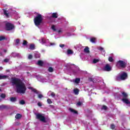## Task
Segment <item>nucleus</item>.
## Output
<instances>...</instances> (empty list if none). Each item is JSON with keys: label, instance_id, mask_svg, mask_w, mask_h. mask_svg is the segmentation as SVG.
<instances>
[{"label": "nucleus", "instance_id": "18", "mask_svg": "<svg viewBox=\"0 0 130 130\" xmlns=\"http://www.w3.org/2000/svg\"><path fill=\"white\" fill-rule=\"evenodd\" d=\"M73 92L75 95H78L79 92V89H74Z\"/></svg>", "mask_w": 130, "mask_h": 130}, {"label": "nucleus", "instance_id": "5", "mask_svg": "<svg viewBox=\"0 0 130 130\" xmlns=\"http://www.w3.org/2000/svg\"><path fill=\"white\" fill-rule=\"evenodd\" d=\"M15 29V26L14 24L7 22L5 24V30L6 31H12V30H14Z\"/></svg>", "mask_w": 130, "mask_h": 130}, {"label": "nucleus", "instance_id": "41", "mask_svg": "<svg viewBox=\"0 0 130 130\" xmlns=\"http://www.w3.org/2000/svg\"><path fill=\"white\" fill-rule=\"evenodd\" d=\"M51 96L52 97H55V93L54 92H52L51 93Z\"/></svg>", "mask_w": 130, "mask_h": 130}, {"label": "nucleus", "instance_id": "25", "mask_svg": "<svg viewBox=\"0 0 130 130\" xmlns=\"http://www.w3.org/2000/svg\"><path fill=\"white\" fill-rule=\"evenodd\" d=\"M8 76L7 75L0 76V80H3V79H7Z\"/></svg>", "mask_w": 130, "mask_h": 130}, {"label": "nucleus", "instance_id": "52", "mask_svg": "<svg viewBox=\"0 0 130 130\" xmlns=\"http://www.w3.org/2000/svg\"><path fill=\"white\" fill-rule=\"evenodd\" d=\"M1 101H2V99H0V102H1Z\"/></svg>", "mask_w": 130, "mask_h": 130}, {"label": "nucleus", "instance_id": "36", "mask_svg": "<svg viewBox=\"0 0 130 130\" xmlns=\"http://www.w3.org/2000/svg\"><path fill=\"white\" fill-rule=\"evenodd\" d=\"M102 109H104V110H107V106L105 105L103 106Z\"/></svg>", "mask_w": 130, "mask_h": 130}, {"label": "nucleus", "instance_id": "3", "mask_svg": "<svg viewBox=\"0 0 130 130\" xmlns=\"http://www.w3.org/2000/svg\"><path fill=\"white\" fill-rule=\"evenodd\" d=\"M126 64V62L120 60L117 62L116 67L118 69H125Z\"/></svg>", "mask_w": 130, "mask_h": 130}, {"label": "nucleus", "instance_id": "33", "mask_svg": "<svg viewBox=\"0 0 130 130\" xmlns=\"http://www.w3.org/2000/svg\"><path fill=\"white\" fill-rule=\"evenodd\" d=\"M15 41H16V44L17 45H19V44L20 43V39H17L15 40Z\"/></svg>", "mask_w": 130, "mask_h": 130}, {"label": "nucleus", "instance_id": "2", "mask_svg": "<svg viewBox=\"0 0 130 130\" xmlns=\"http://www.w3.org/2000/svg\"><path fill=\"white\" fill-rule=\"evenodd\" d=\"M43 21V18H42V15L38 13L37 15L34 18V22L35 25L37 26H40V25L42 23Z\"/></svg>", "mask_w": 130, "mask_h": 130}, {"label": "nucleus", "instance_id": "29", "mask_svg": "<svg viewBox=\"0 0 130 130\" xmlns=\"http://www.w3.org/2000/svg\"><path fill=\"white\" fill-rule=\"evenodd\" d=\"M0 97H1V98H2V99H5V98H6V94L1 93Z\"/></svg>", "mask_w": 130, "mask_h": 130}, {"label": "nucleus", "instance_id": "30", "mask_svg": "<svg viewBox=\"0 0 130 130\" xmlns=\"http://www.w3.org/2000/svg\"><path fill=\"white\" fill-rule=\"evenodd\" d=\"M97 62H99V59H93V63H97Z\"/></svg>", "mask_w": 130, "mask_h": 130}, {"label": "nucleus", "instance_id": "46", "mask_svg": "<svg viewBox=\"0 0 130 130\" xmlns=\"http://www.w3.org/2000/svg\"><path fill=\"white\" fill-rule=\"evenodd\" d=\"M104 49L103 47H100V50H101V51H102V50H103Z\"/></svg>", "mask_w": 130, "mask_h": 130}, {"label": "nucleus", "instance_id": "11", "mask_svg": "<svg viewBox=\"0 0 130 130\" xmlns=\"http://www.w3.org/2000/svg\"><path fill=\"white\" fill-rule=\"evenodd\" d=\"M121 94L123 98H127V97H128V94H127L125 92H121Z\"/></svg>", "mask_w": 130, "mask_h": 130}, {"label": "nucleus", "instance_id": "34", "mask_svg": "<svg viewBox=\"0 0 130 130\" xmlns=\"http://www.w3.org/2000/svg\"><path fill=\"white\" fill-rule=\"evenodd\" d=\"M47 103H48V104H51V103H52V101H51V100H50V99H48L47 100Z\"/></svg>", "mask_w": 130, "mask_h": 130}, {"label": "nucleus", "instance_id": "15", "mask_svg": "<svg viewBox=\"0 0 130 130\" xmlns=\"http://www.w3.org/2000/svg\"><path fill=\"white\" fill-rule=\"evenodd\" d=\"M21 117H22V115H21V114H17L15 115V118L16 119H20V118H21Z\"/></svg>", "mask_w": 130, "mask_h": 130}, {"label": "nucleus", "instance_id": "4", "mask_svg": "<svg viewBox=\"0 0 130 130\" xmlns=\"http://www.w3.org/2000/svg\"><path fill=\"white\" fill-rule=\"evenodd\" d=\"M127 78V73L125 72H123L120 76H117L116 78V81H124L126 80Z\"/></svg>", "mask_w": 130, "mask_h": 130}, {"label": "nucleus", "instance_id": "9", "mask_svg": "<svg viewBox=\"0 0 130 130\" xmlns=\"http://www.w3.org/2000/svg\"><path fill=\"white\" fill-rule=\"evenodd\" d=\"M29 90H31V91H32V92H34V93H36V94L39 93V91H38L37 90H36V89L33 88V87H29Z\"/></svg>", "mask_w": 130, "mask_h": 130}, {"label": "nucleus", "instance_id": "13", "mask_svg": "<svg viewBox=\"0 0 130 130\" xmlns=\"http://www.w3.org/2000/svg\"><path fill=\"white\" fill-rule=\"evenodd\" d=\"M90 41L92 43H96V38H90Z\"/></svg>", "mask_w": 130, "mask_h": 130}, {"label": "nucleus", "instance_id": "12", "mask_svg": "<svg viewBox=\"0 0 130 130\" xmlns=\"http://www.w3.org/2000/svg\"><path fill=\"white\" fill-rule=\"evenodd\" d=\"M43 61H42L41 60H39L38 61L37 64H38V66H39L40 67H42V66H43Z\"/></svg>", "mask_w": 130, "mask_h": 130}, {"label": "nucleus", "instance_id": "39", "mask_svg": "<svg viewBox=\"0 0 130 130\" xmlns=\"http://www.w3.org/2000/svg\"><path fill=\"white\" fill-rule=\"evenodd\" d=\"M28 59H32L33 58V56L31 54H29L28 56Z\"/></svg>", "mask_w": 130, "mask_h": 130}, {"label": "nucleus", "instance_id": "19", "mask_svg": "<svg viewBox=\"0 0 130 130\" xmlns=\"http://www.w3.org/2000/svg\"><path fill=\"white\" fill-rule=\"evenodd\" d=\"M6 108H8V106L4 105H0V109H6Z\"/></svg>", "mask_w": 130, "mask_h": 130}, {"label": "nucleus", "instance_id": "53", "mask_svg": "<svg viewBox=\"0 0 130 130\" xmlns=\"http://www.w3.org/2000/svg\"><path fill=\"white\" fill-rule=\"evenodd\" d=\"M1 91H2V89H0V92H1Z\"/></svg>", "mask_w": 130, "mask_h": 130}, {"label": "nucleus", "instance_id": "28", "mask_svg": "<svg viewBox=\"0 0 130 130\" xmlns=\"http://www.w3.org/2000/svg\"><path fill=\"white\" fill-rule=\"evenodd\" d=\"M22 44L24 45V46H27V44H28V42H27L26 40H23Z\"/></svg>", "mask_w": 130, "mask_h": 130}, {"label": "nucleus", "instance_id": "10", "mask_svg": "<svg viewBox=\"0 0 130 130\" xmlns=\"http://www.w3.org/2000/svg\"><path fill=\"white\" fill-rule=\"evenodd\" d=\"M69 110L70 112H72V113H74V114H78V111L75 110L74 109L72 108H69Z\"/></svg>", "mask_w": 130, "mask_h": 130}, {"label": "nucleus", "instance_id": "22", "mask_svg": "<svg viewBox=\"0 0 130 130\" xmlns=\"http://www.w3.org/2000/svg\"><path fill=\"white\" fill-rule=\"evenodd\" d=\"M84 52H85L86 53H89L90 52V50H89V47H86L84 49Z\"/></svg>", "mask_w": 130, "mask_h": 130}, {"label": "nucleus", "instance_id": "16", "mask_svg": "<svg viewBox=\"0 0 130 130\" xmlns=\"http://www.w3.org/2000/svg\"><path fill=\"white\" fill-rule=\"evenodd\" d=\"M58 17V15L57 13H53L52 14V18H54L55 19H56Z\"/></svg>", "mask_w": 130, "mask_h": 130}, {"label": "nucleus", "instance_id": "50", "mask_svg": "<svg viewBox=\"0 0 130 130\" xmlns=\"http://www.w3.org/2000/svg\"><path fill=\"white\" fill-rule=\"evenodd\" d=\"M4 52H7V49H5V50H4Z\"/></svg>", "mask_w": 130, "mask_h": 130}, {"label": "nucleus", "instance_id": "21", "mask_svg": "<svg viewBox=\"0 0 130 130\" xmlns=\"http://www.w3.org/2000/svg\"><path fill=\"white\" fill-rule=\"evenodd\" d=\"M73 53H74V52L73 51V50L71 49H68L67 50V54H73Z\"/></svg>", "mask_w": 130, "mask_h": 130}, {"label": "nucleus", "instance_id": "24", "mask_svg": "<svg viewBox=\"0 0 130 130\" xmlns=\"http://www.w3.org/2000/svg\"><path fill=\"white\" fill-rule=\"evenodd\" d=\"M48 71L49 72V73H53V68L52 67H49Z\"/></svg>", "mask_w": 130, "mask_h": 130}, {"label": "nucleus", "instance_id": "14", "mask_svg": "<svg viewBox=\"0 0 130 130\" xmlns=\"http://www.w3.org/2000/svg\"><path fill=\"white\" fill-rule=\"evenodd\" d=\"M29 49H31V50H34L35 49V45L34 44H30L29 45Z\"/></svg>", "mask_w": 130, "mask_h": 130}, {"label": "nucleus", "instance_id": "1", "mask_svg": "<svg viewBox=\"0 0 130 130\" xmlns=\"http://www.w3.org/2000/svg\"><path fill=\"white\" fill-rule=\"evenodd\" d=\"M11 83L12 86H16L17 92L20 94H25L26 93V85L25 83L21 80V79L17 78H12L11 79Z\"/></svg>", "mask_w": 130, "mask_h": 130}, {"label": "nucleus", "instance_id": "48", "mask_svg": "<svg viewBox=\"0 0 130 130\" xmlns=\"http://www.w3.org/2000/svg\"><path fill=\"white\" fill-rule=\"evenodd\" d=\"M54 44H55L52 43H50V45H54Z\"/></svg>", "mask_w": 130, "mask_h": 130}, {"label": "nucleus", "instance_id": "44", "mask_svg": "<svg viewBox=\"0 0 130 130\" xmlns=\"http://www.w3.org/2000/svg\"><path fill=\"white\" fill-rule=\"evenodd\" d=\"M38 106H39L40 107H41L42 106V104L40 103V102L38 103Z\"/></svg>", "mask_w": 130, "mask_h": 130}, {"label": "nucleus", "instance_id": "32", "mask_svg": "<svg viewBox=\"0 0 130 130\" xmlns=\"http://www.w3.org/2000/svg\"><path fill=\"white\" fill-rule=\"evenodd\" d=\"M3 40H6V37L4 36L0 37V41H3Z\"/></svg>", "mask_w": 130, "mask_h": 130}, {"label": "nucleus", "instance_id": "35", "mask_svg": "<svg viewBox=\"0 0 130 130\" xmlns=\"http://www.w3.org/2000/svg\"><path fill=\"white\" fill-rule=\"evenodd\" d=\"M52 30H53V31H56V29L55 28V25H53L51 27Z\"/></svg>", "mask_w": 130, "mask_h": 130}, {"label": "nucleus", "instance_id": "51", "mask_svg": "<svg viewBox=\"0 0 130 130\" xmlns=\"http://www.w3.org/2000/svg\"><path fill=\"white\" fill-rule=\"evenodd\" d=\"M0 55L2 56V55H3V53H0Z\"/></svg>", "mask_w": 130, "mask_h": 130}, {"label": "nucleus", "instance_id": "20", "mask_svg": "<svg viewBox=\"0 0 130 130\" xmlns=\"http://www.w3.org/2000/svg\"><path fill=\"white\" fill-rule=\"evenodd\" d=\"M19 104L21 105H24V104H26V102L23 100H21L19 101Z\"/></svg>", "mask_w": 130, "mask_h": 130}, {"label": "nucleus", "instance_id": "45", "mask_svg": "<svg viewBox=\"0 0 130 130\" xmlns=\"http://www.w3.org/2000/svg\"><path fill=\"white\" fill-rule=\"evenodd\" d=\"M93 80H94V79H93V78H89V80L91 81V82H93Z\"/></svg>", "mask_w": 130, "mask_h": 130}, {"label": "nucleus", "instance_id": "7", "mask_svg": "<svg viewBox=\"0 0 130 130\" xmlns=\"http://www.w3.org/2000/svg\"><path fill=\"white\" fill-rule=\"evenodd\" d=\"M105 72H110L111 71V67L109 64H106L105 67L103 69Z\"/></svg>", "mask_w": 130, "mask_h": 130}, {"label": "nucleus", "instance_id": "31", "mask_svg": "<svg viewBox=\"0 0 130 130\" xmlns=\"http://www.w3.org/2000/svg\"><path fill=\"white\" fill-rule=\"evenodd\" d=\"M108 60H109V61H110V62H113V58H112V57H109L108 58Z\"/></svg>", "mask_w": 130, "mask_h": 130}, {"label": "nucleus", "instance_id": "40", "mask_svg": "<svg viewBox=\"0 0 130 130\" xmlns=\"http://www.w3.org/2000/svg\"><path fill=\"white\" fill-rule=\"evenodd\" d=\"M111 128L112 129H114L115 128V125L114 124L111 125Z\"/></svg>", "mask_w": 130, "mask_h": 130}, {"label": "nucleus", "instance_id": "8", "mask_svg": "<svg viewBox=\"0 0 130 130\" xmlns=\"http://www.w3.org/2000/svg\"><path fill=\"white\" fill-rule=\"evenodd\" d=\"M122 101L123 102V103H125V104H130L129 100H128L127 98L122 99Z\"/></svg>", "mask_w": 130, "mask_h": 130}, {"label": "nucleus", "instance_id": "43", "mask_svg": "<svg viewBox=\"0 0 130 130\" xmlns=\"http://www.w3.org/2000/svg\"><path fill=\"white\" fill-rule=\"evenodd\" d=\"M60 47L61 48H63V47H64V44H60L59 45Z\"/></svg>", "mask_w": 130, "mask_h": 130}, {"label": "nucleus", "instance_id": "23", "mask_svg": "<svg viewBox=\"0 0 130 130\" xmlns=\"http://www.w3.org/2000/svg\"><path fill=\"white\" fill-rule=\"evenodd\" d=\"M80 81H81V79L80 78H76L75 80V82L76 84H79Z\"/></svg>", "mask_w": 130, "mask_h": 130}, {"label": "nucleus", "instance_id": "17", "mask_svg": "<svg viewBox=\"0 0 130 130\" xmlns=\"http://www.w3.org/2000/svg\"><path fill=\"white\" fill-rule=\"evenodd\" d=\"M10 101H11V102H16V101H17V98L15 97H11L10 98Z\"/></svg>", "mask_w": 130, "mask_h": 130}, {"label": "nucleus", "instance_id": "27", "mask_svg": "<svg viewBox=\"0 0 130 130\" xmlns=\"http://www.w3.org/2000/svg\"><path fill=\"white\" fill-rule=\"evenodd\" d=\"M46 43V40H45L44 38H42V44H45Z\"/></svg>", "mask_w": 130, "mask_h": 130}, {"label": "nucleus", "instance_id": "26", "mask_svg": "<svg viewBox=\"0 0 130 130\" xmlns=\"http://www.w3.org/2000/svg\"><path fill=\"white\" fill-rule=\"evenodd\" d=\"M4 15H5L7 18H9V13H8V11L7 10L4 11Z\"/></svg>", "mask_w": 130, "mask_h": 130}, {"label": "nucleus", "instance_id": "37", "mask_svg": "<svg viewBox=\"0 0 130 130\" xmlns=\"http://www.w3.org/2000/svg\"><path fill=\"white\" fill-rule=\"evenodd\" d=\"M4 62H9L10 61V59L8 58H5L4 60Z\"/></svg>", "mask_w": 130, "mask_h": 130}, {"label": "nucleus", "instance_id": "6", "mask_svg": "<svg viewBox=\"0 0 130 130\" xmlns=\"http://www.w3.org/2000/svg\"><path fill=\"white\" fill-rule=\"evenodd\" d=\"M36 118L37 119H39L41 121L43 122H46V120L45 119V117H44L42 114L40 113L36 114Z\"/></svg>", "mask_w": 130, "mask_h": 130}, {"label": "nucleus", "instance_id": "38", "mask_svg": "<svg viewBox=\"0 0 130 130\" xmlns=\"http://www.w3.org/2000/svg\"><path fill=\"white\" fill-rule=\"evenodd\" d=\"M77 106H81L82 105V102H78L77 104Z\"/></svg>", "mask_w": 130, "mask_h": 130}, {"label": "nucleus", "instance_id": "54", "mask_svg": "<svg viewBox=\"0 0 130 130\" xmlns=\"http://www.w3.org/2000/svg\"><path fill=\"white\" fill-rule=\"evenodd\" d=\"M11 55H13V53H11Z\"/></svg>", "mask_w": 130, "mask_h": 130}, {"label": "nucleus", "instance_id": "42", "mask_svg": "<svg viewBox=\"0 0 130 130\" xmlns=\"http://www.w3.org/2000/svg\"><path fill=\"white\" fill-rule=\"evenodd\" d=\"M43 95L41 94H39L38 95V98H40V99H41V98H43Z\"/></svg>", "mask_w": 130, "mask_h": 130}, {"label": "nucleus", "instance_id": "49", "mask_svg": "<svg viewBox=\"0 0 130 130\" xmlns=\"http://www.w3.org/2000/svg\"><path fill=\"white\" fill-rule=\"evenodd\" d=\"M3 69H4V68H3L2 67H0V71H2V70H3Z\"/></svg>", "mask_w": 130, "mask_h": 130}, {"label": "nucleus", "instance_id": "47", "mask_svg": "<svg viewBox=\"0 0 130 130\" xmlns=\"http://www.w3.org/2000/svg\"><path fill=\"white\" fill-rule=\"evenodd\" d=\"M58 33H61V30H59L58 31Z\"/></svg>", "mask_w": 130, "mask_h": 130}]
</instances>
